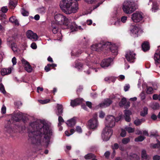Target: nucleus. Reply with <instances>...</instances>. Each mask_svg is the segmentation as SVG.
<instances>
[{
	"label": "nucleus",
	"instance_id": "obj_9",
	"mask_svg": "<svg viewBox=\"0 0 160 160\" xmlns=\"http://www.w3.org/2000/svg\"><path fill=\"white\" fill-rule=\"evenodd\" d=\"M13 121L12 119L7 120L5 122L4 130L8 133H11L13 131Z\"/></svg>",
	"mask_w": 160,
	"mask_h": 160
},
{
	"label": "nucleus",
	"instance_id": "obj_61",
	"mask_svg": "<svg viewBox=\"0 0 160 160\" xmlns=\"http://www.w3.org/2000/svg\"><path fill=\"white\" fill-rule=\"evenodd\" d=\"M12 61L13 65H16L17 63L16 58L15 57H13L12 59Z\"/></svg>",
	"mask_w": 160,
	"mask_h": 160
},
{
	"label": "nucleus",
	"instance_id": "obj_28",
	"mask_svg": "<svg viewBox=\"0 0 160 160\" xmlns=\"http://www.w3.org/2000/svg\"><path fill=\"white\" fill-rule=\"evenodd\" d=\"M152 9V11H153L154 12L158 9V5L157 2H153Z\"/></svg>",
	"mask_w": 160,
	"mask_h": 160
},
{
	"label": "nucleus",
	"instance_id": "obj_22",
	"mask_svg": "<svg viewBox=\"0 0 160 160\" xmlns=\"http://www.w3.org/2000/svg\"><path fill=\"white\" fill-rule=\"evenodd\" d=\"M133 28L130 30L131 32L133 34L136 35L135 36L138 37V33L140 30L139 28L135 26H133Z\"/></svg>",
	"mask_w": 160,
	"mask_h": 160
},
{
	"label": "nucleus",
	"instance_id": "obj_32",
	"mask_svg": "<svg viewBox=\"0 0 160 160\" xmlns=\"http://www.w3.org/2000/svg\"><path fill=\"white\" fill-rule=\"evenodd\" d=\"M102 44L103 48L107 47L109 48V47H110L112 45L111 43L109 42H103Z\"/></svg>",
	"mask_w": 160,
	"mask_h": 160
},
{
	"label": "nucleus",
	"instance_id": "obj_34",
	"mask_svg": "<svg viewBox=\"0 0 160 160\" xmlns=\"http://www.w3.org/2000/svg\"><path fill=\"white\" fill-rule=\"evenodd\" d=\"M130 141V139L129 138H123L122 140V143L124 144H126Z\"/></svg>",
	"mask_w": 160,
	"mask_h": 160
},
{
	"label": "nucleus",
	"instance_id": "obj_20",
	"mask_svg": "<svg viewBox=\"0 0 160 160\" xmlns=\"http://www.w3.org/2000/svg\"><path fill=\"white\" fill-rule=\"evenodd\" d=\"M109 48L113 55H116L118 54V47L115 44L111 45L110 47H109Z\"/></svg>",
	"mask_w": 160,
	"mask_h": 160
},
{
	"label": "nucleus",
	"instance_id": "obj_55",
	"mask_svg": "<svg viewBox=\"0 0 160 160\" xmlns=\"http://www.w3.org/2000/svg\"><path fill=\"white\" fill-rule=\"evenodd\" d=\"M105 115V113L102 111L100 112L99 117L100 118H103Z\"/></svg>",
	"mask_w": 160,
	"mask_h": 160
},
{
	"label": "nucleus",
	"instance_id": "obj_2",
	"mask_svg": "<svg viewBox=\"0 0 160 160\" xmlns=\"http://www.w3.org/2000/svg\"><path fill=\"white\" fill-rule=\"evenodd\" d=\"M79 0H62L60 6L62 11L66 14L76 12L79 9L77 1Z\"/></svg>",
	"mask_w": 160,
	"mask_h": 160
},
{
	"label": "nucleus",
	"instance_id": "obj_24",
	"mask_svg": "<svg viewBox=\"0 0 160 160\" xmlns=\"http://www.w3.org/2000/svg\"><path fill=\"white\" fill-rule=\"evenodd\" d=\"M142 50L144 52L148 50L149 49V43L147 42H145L142 44Z\"/></svg>",
	"mask_w": 160,
	"mask_h": 160
},
{
	"label": "nucleus",
	"instance_id": "obj_7",
	"mask_svg": "<svg viewBox=\"0 0 160 160\" xmlns=\"http://www.w3.org/2000/svg\"><path fill=\"white\" fill-rule=\"evenodd\" d=\"M106 126H108L110 128L114 127L115 125V118L112 115L107 116L105 119Z\"/></svg>",
	"mask_w": 160,
	"mask_h": 160
},
{
	"label": "nucleus",
	"instance_id": "obj_21",
	"mask_svg": "<svg viewBox=\"0 0 160 160\" xmlns=\"http://www.w3.org/2000/svg\"><path fill=\"white\" fill-rule=\"evenodd\" d=\"M11 69L10 68H4L1 70V73L2 75L4 76L9 74L11 72Z\"/></svg>",
	"mask_w": 160,
	"mask_h": 160
},
{
	"label": "nucleus",
	"instance_id": "obj_12",
	"mask_svg": "<svg viewBox=\"0 0 160 160\" xmlns=\"http://www.w3.org/2000/svg\"><path fill=\"white\" fill-rule=\"evenodd\" d=\"M27 36L28 38L31 39H33L34 41H36L38 38V36L37 34L33 33L31 30H28L26 33Z\"/></svg>",
	"mask_w": 160,
	"mask_h": 160
},
{
	"label": "nucleus",
	"instance_id": "obj_16",
	"mask_svg": "<svg viewBox=\"0 0 160 160\" xmlns=\"http://www.w3.org/2000/svg\"><path fill=\"white\" fill-rule=\"evenodd\" d=\"M141 158L142 160H150V157L147 154L146 151L145 149L142 150L141 152Z\"/></svg>",
	"mask_w": 160,
	"mask_h": 160
},
{
	"label": "nucleus",
	"instance_id": "obj_14",
	"mask_svg": "<svg viewBox=\"0 0 160 160\" xmlns=\"http://www.w3.org/2000/svg\"><path fill=\"white\" fill-rule=\"evenodd\" d=\"M127 159L128 160H139L140 157L137 154L131 152L127 154Z\"/></svg>",
	"mask_w": 160,
	"mask_h": 160
},
{
	"label": "nucleus",
	"instance_id": "obj_58",
	"mask_svg": "<svg viewBox=\"0 0 160 160\" xmlns=\"http://www.w3.org/2000/svg\"><path fill=\"white\" fill-rule=\"evenodd\" d=\"M153 160H160V156L158 155H155L153 157Z\"/></svg>",
	"mask_w": 160,
	"mask_h": 160
},
{
	"label": "nucleus",
	"instance_id": "obj_44",
	"mask_svg": "<svg viewBox=\"0 0 160 160\" xmlns=\"http://www.w3.org/2000/svg\"><path fill=\"white\" fill-rule=\"evenodd\" d=\"M38 12L39 13H41V14H43L45 12V9L43 7H42L41 8H39L38 9Z\"/></svg>",
	"mask_w": 160,
	"mask_h": 160
},
{
	"label": "nucleus",
	"instance_id": "obj_29",
	"mask_svg": "<svg viewBox=\"0 0 160 160\" xmlns=\"http://www.w3.org/2000/svg\"><path fill=\"white\" fill-rule=\"evenodd\" d=\"M148 108L146 107L143 108V111L140 112V115L142 117H144L148 114Z\"/></svg>",
	"mask_w": 160,
	"mask_h": 160
},
{
	"label": "nucleus",
	"instance_id": "obj_15",
	"mask_svg": "<svg viewBox=\"0 0 160 160\" xmlns=\"http://www.w3.org/2000/svg\"><path fill=\"white\" fill-rule=\"evenodd\" d=\"M112 103V101L109 98L105 99L103 102L99 104L100 107L104 108L109 106Z\"/></svg>",
	"mask_w": 160,
	"mask_h": 160
},
{
	"label": "nucleus",
	"instance_id": "obj_41",
	"mask_svg": "<svg viewBox=\"0 0 160 160\" xmlns=\"http://www.w3.org/2000/svg\"><path fill=\"white\" fill-rule=\"evenodd\" d=\"M13 121H13H15L16 122H18L20 120L18 118V117L17 116H16V113L14 114V115H13L12 118V119H11Z\"/></svg>",
	"mask_w": 160,
	"mask_h": 160
},
{
	"label": "nucleus",
	"instance_id": "obj_50",
	"mask_svg": "<svg viewBox=\"0 0 160 160\" xmlns=\"http://www.w3.org/2000/svg\"><path fill=\"white\" fill-rule=\"evenodd\" d=\"M130 88L129 84H126L124 87V90L125 92L127 91Z\"/></svg>",
	"mask_w": 160,
	"mask_h": 160
},
{
	"label": "nucleus",
	"instance_id": "obj_53",
	"mask_svg": "<svg viewBox=\"0 0 160 160\" xmlns=\"http://www.w3.org/2000/svg\"><path fill=\"white\" fill-rule=\"evenodd\" d=\"M22 13L23 16H28V12L24 10L22 11Z\"/></svg>",
	"mask_w": 160,
	"mask_h": 160
},
{
	"label": "nucleus",
	"instance_id": "obj_3",
	"mask_svg": "<svg viewBox=\"0 0 160 160\" xmlns=\"http://www.w3.org/2000/svg\"><path fill=\"white\" fill-rule=\"evenodd\" d=\"M122 9L127 14H130L135 11L136 8L134 2L132 0L125 1L123 3Z\"/></svg>",
	"mask_w": 160,
	"mask_h": 160
},
{
	"label": "nucleus",
	"instance_id": "obj_25",
	"mask_svg": "<svg viewBox=\"0 0 160 160\" xmlns=\"http://www.w3.org/2000/svg\"><path fill=\"white\" fill-rule=\"evenodd\" d=\"M9 20L10 22L14 23L16 25L18 26L19 25L18 21L15 16H12L10 18Z\"/></svg>",
	"mask_w": 160,
	"mask_h": 160
},
{
	"label": "nucleus",
	"instance_id": "obj_47",
	"mask_svg": "<svg viewBox=\"0 0 160 160\" xmlns=\"http://www.w3.org/2000/svg\"><path fill=\"white\" fill-rule=\"evenodd\" d=\"M82 64L80 62L76 63L75 65V68H79V67L82 68Z\"/></svg>",
	"mask_w": 160,
	"mask_h": 160
},
{
	"label": "nucleus",
	"instance_id": "obj_52",
	"mask_svg": "<svg viewBox=\"0 0 160 160\" xmlns=\"http://www.w3.org/2000/svg\"><path fill=\"white\" fill-rule=\"evenodd\" d=\"M50 101V100L48 99H47L44 100H41L40 102L42 104H45L48 102Z\"/></svg>",
	"mask_w": 160,
	"mask_h": 160
},
{
	"label": "nucleus",
	"instance_id": "obj_17",
	"mask_svg": "<svg viewBox=\"0 0 160 160\" xmlns=\"http://www.w3.org/2000/svg\"><path fill=\"white\" fill-rule=\"evenodd\" d=\"M56 114L58 116H61L63 111V108L62 104H57Z\"/></svg>",
	"mask_w": 160,
	"mask_h": 160
},
{
	"label": "nucleus",
	"instance_id": "obj_18",
	"mask_svg": "<svg viewBox=\"0 0 160 160\" xmlns=\"http://www.w3.org/2000/svg\"><path fill=\"white\" fill-rule=\"evenodd\" d=\"M91 48L92 50L97 51H99L103 48L101 43L92 45Z\"/></svg>",
	"mask_w": 160,
	"mask_h": 160
},
{
	"label": "nucleus",
	"instance_id": "obj_60",
	"mask_svg": "<svg viewBox=\"0 0 160 160\" xmlns=\"http://www.w3.org/2000/svg\"><path fill=\"white\" fill-rule=\"evenodd\" d=\"M49 65L48 64L45 67L44 69L46 72H48L50 70V67Z\"/></svg>",
	"mask_w": 160,
	"mask_h": 160
},
{
	"label": "nucleus",
	"instance_id": "obj_49",
	"mask_svg": "<svg viewBox=\"0 0 160 160\" xmlns=\"http://www.w3.org/2000/svg\"><path fill=\"white\" fill-rule=\"evenodd\" d=\"M6 17V15L4 13H0V20H2L3 19H5Z\"/></svg>",
	"mask_w": 160,
	"mask_h": 160
},
{
	"label": "nucleus",
	"instance_id": "obj_46",
	"mask_svg": "<svg viewBox=\"0 0 160 160\" xmlns=\"http://www.w3.org/2000/svg\"><path fill=\"white\" fill-rule=\"evenodd\" d=\"M8 10L7 7H3L1 8V11L3 13H6Z\"/></svg>",
	"mask_w": 160,
	"mask_h": 160
},
{
	"label": "nucleus",
	"instance_id": "obj_64",
	"mask_svg": "<svg viewBox=\"0 0 160 160\" xmlns=\"http://www.w3.org/2000/svg\"><path fill=\"white\" fill-rule=\"evenodd\" d=\"M31 46V47L33 49H35L37 48L36 44L34 42H33L32 43Z\"/></svg>",
	"mask_w": 160,
	"mask_h": 160
},
{
	"label": "nucleus",
	"instance_id": "obj_5",
	"mask_svg": "<svg viewBox=\"0 0 160 160\" xmlns=\"http://www.w3.org/2000/svg\"><path fill=\"white\" fill-rule=\"evenodd\" d=\"M113 133L112 129L108 126H106L103 129L102 133V137L104 141L108 140Z\"/></svg>",
	"mask_w": 160,
	"mask_h": 160
},
{
	"label": "nucleus",
	"instance_id": "obj_62",
	"mask_svg": "<svg viewBox=\"0 0 160 160\" xmlns=\"http://www.w3.org/2000/svg\"><path fill=\"white\" fill-rule=\"evenodd\" d=\"M85 1L88 3L92 4L95 2L96 0H84Z\"/></svg>",
	"mask_w": 160,
	"mask_h": 160
},
{
	"label": "nucleus",
	"instance_id": "obj_27",
	"mask_svg": "<svg viewBox=\"0 0 160 160\" xmlns=\"http://www.w3.org/2000/svg\"><path fill=\"white\" fill-rule=\"evenodd\" d=\"M145 121V120L144 119H137L134 121V123L136 126H138L140 125L142 122H144Z\"/></svg>",
	"mask_w": 160,
	"mask_h": 160
},
{
	"label": "nucleus",
	"instance_id": "obj_54",
	"mask_svg": "<svg viewBox=\"0 0 160 160\" xmlns=\"http://www.w3.org/2000/svg\"><path fill=\"white\" fill-rule=\"evenodd\" d=\"M131 114V112L129 110H126L125 112L124 116H129Z\"/></svg>",
	"mask_w": 160,
	"mask_h": 160
},
{
	"label": "nucleus",
	"instance_id": "obj_59",
	"mask_svg": "<svg viewBox=\"0 0 160 160\" xmlns=\"http://www.w3.org/2000/svg\"><path fill=\"white\" fill-rule=\"evenodd\" d=\"M127 20V17L125 16H123L121 18V21L123 23L126 22Z\"/></svg>",
	"mask_w": 160,
	"mask_h": 160
},
{
	"label": "nucleus",
	"instance_id": "obj_4",
	"mask_svg": "<svg viewBox=\"0 0 160 160\" xmlns=\"http://www.w3.org/2000/svg\"><path fill=\"white\" fill-rule=\"evenodd\" d=\"M54 19L55 20V22L54 23L57 25H64L68 26L69 24L68 19L61 14H58L54 16Z\"/></svg>",
	"mask_w": 160,
	"mask_h": 160
},
{
	"label": "nucleus",
	"instance_id": "obj_39",
	"mask_svg": "<svg viewBox=\"0 0 160 160\" xmlns=\"http://www.w3.org/2000/svg\"><path fill=\"white\" fill-rule=\"evenodd\" d=\"M147 93L148 94H152L153 93V89L152 87H147Z\"/></svg>",
	"mask_w": 160,
	"mask_h": 160
},
{
	"label": "nucleus",
	"instance_id": "obj_40",
	"mask_svg": "<svg viewBox=\"0 0 160 160\" xmlns=\"http://www.w3.org/2000/svg\"><path fill=\"white\" fill-rule=\"evenodd\" d=\"M125 129L129 133L133 132L134 131V128L130 127H125Z\"/></svg>",
	"mask_w": 160,
	"mask_h": 160
},
{
	"label": "nucleus",
	"instance_id": "obj_37",
	"mask_svg": "<svg viewBox=\"0 0 160 160\" xmlns=\"http://www.w3.org/2000/svg\"><path fill=\"white\" fill-rule=\"evenodd\" d=\"M16 6L15 2L12 0L10 1L9 3V7L11 8H14Z\"/></svg>",
	"mask_w": 160,
	"mask_h": 160
},
{
	"label": "nucleus",
	"instance_id": "obj_19",
	"mask_svg": "<svg viewBox=\"0 0 160 160\" xmlns=\"http://www.w3.org/2000/svg\"><path fill=\"white\" fill-rule=\"evenodd\" d=\"M82 102L81 99L78 98H76L74 100H72L70 103L71 105L74 107L79 105Z\"/></svg>",
	"mask_w": 160,
	"mask_h": 160
},
{
	"label": "nucleus",
	"instance_id": "obj_43",
	"mask_svg": "<svg viewBox=\"0 0 160 160\" xmlns=\"http://www.w3.org/2000/svg\"><path fill=\"white\" fill-rule=\"evenodd\" d=\"M0 91L3 94H5L6 93V91L5 90L4 86L2 83L0 84Z\"/></svg>",
	"mask_w": 160,
	"mask_h": 160
},
{
	"label": "nucleus",
	"instance_id": "obj_38",
	"mask_svg": "<svg viewBox=\"0 0 160 160\" xmlns=\"http://www.w3.org/2000/svg\"><path fill=\"white\" fill-rule=\"evenodd\" d=\"M58 116L59 117L58 118V121L59 122L58 124V126L59 127L61 126L62 124V123L64 122V121L63 119L62 118L61 116Z\"/></svg>",
	"mask_w": 160,
	"mask_h": 160
},
{
	"label": "nucleus",
	"instance_id": "obj_8",
	"mask_svg": "<svg viewBox=\"0 0 160 160\" xmlns=\"http://www.w3.org/2000/svg\"><path fill=\"white\" fill-rule=\"evenodd\" d=\"M143 14L139 12H136L132 15L131 18L133 21L136 22H139L143 18Z\"/></svg>",
	"mask_w": 160,
	"mask_h": 160
},
{
	"label": "nucleus",
	"instance_id": "obj_31",
	"mask_svg": "<svg viewBox=\"0 0 160 160\" xmlns=\"http://www.w3.org/2000/svg\"><path fill=\"white\" fill-rule=\"evenodd\" d=\"M151 107L153 109H158L159 108V105L158 103L154 102L151 105Z\"/></svg>",
	"mask_w": 160,
	"mask_h": 160
},
{
	"label": "nucleus",
	"instance_id": "obj_26",
	"mask_svg": "<svg viewBox=\"0 0 160 160\" xmlns=\"http://www.w3.org/2000/svg\"><path fill=\"white\" fill-rule=\"evenodd\" d=\"M52 32L54 34L58 32V25L56 24L55 23L52 22Z\"/></svg>",
	"mask_w": 160,
	"mask_h": 160
},
{
	"label": "nucleus",
	"instance_id": "obj_11",
	"mask_svg": "<svg viewBox=\"0 0 160 160\" xmlns=\"http://www.w3.org/2000/svg\"><path fill=\"white\" fill-rule=\"evenodd\" d=\"M112 61V59L111 58L104 59L101 62V66L102 68L108 67Z\"/></svg>",
	"mask_w": 160,
	"mask_h": 160
},
{
	"label": "nucleus",
	"instance_id": "obj_48",
	"mask_svg": "<svg viewBox=\"0 0 160 160\" xmlns=\"http://www.w3.org/2000/svg\"><path fill=\"white\" fill-rule=\"evenodd\" d=\"M6 107L4 105H3L1 109V112L2 113L5 114L6 112Z\"/></svg>",
	"mask_w": 160,
	"mask_h": 160
},
{
	"label": "nucleus",
	"instance_id": "obj_56",
	"mask_svg": "<svg viewBox=\"0 0 160 160\" xmlns=\"http://www.w3.org/2000/svg\"><path fill=\"white\" fill-rule=\"evenodd\" d=\"M110 152L109 151H107L105 153L104 155L106 158H108L110 156Z\"/></svg>",
	"mask_w": 160,
	"mask_h": 160
},
{
	"label": "nucleus",
	"instance_id": "obj_10",
	"mask_svg": "<svg viewBox=\"0 0 160 160\" xmlns=\"http://www.w3.org/2000/svg\"><path fill=\"white\" fill-rule=\"evenodd\" d=\"M136 54L131 51H127L125 57L127 61L130 62H133L135 59Z\"/></svg>",
	"mask_w": 160,
	"mask_h": 160
},
{
	"label": "nucleus",
	"instance_id": "obj_63",
	"mask_svg": "<svg viewBox=\"0 0 160 160\" xmlns=\"http://www.w3.org/2000/svg\"><path fill=\"white\" fill-rule=\"evenodd\" d=\"M141 98L142 100H144L145 98V94L143 92H142L140 94Z\"/></svg>",
	"mask_w": 160,
	"mask_h": 160
},
{
	"label": "nucleus",
	"instance_id": "obj_33",
	"mask_svg": "<svg viewBox=\"0 0 160 160\" xmlns=\"http://www.w3.org/2000/svg\"><path fill=\"white\" fill-rule=\"evenodd\" d=\"M145 138V137L143 136H140L136 138L135 141L136 142H142Z\"/></svg>",
	"mask_w": 160,
	"mask_h": 160
},
{
	"label": "nucleus",
	"instance_id": "obj_13",
	"mask_svg": "<svg viewBox=\"0 0 160 160\" xmlns=\"http://www.w3.org/2000/svg\"><path fill=\"white\" fill-rule=\"evenodd\" d=\"M130 103L129 101L127 102L126 99L125 98H123L119 103V105L120 107L124 106L125 108H128L130 106Z\"/></svg>",
	"mask_w": 160,
	"mask_h": 160
},
{
	"label": "nucleus",
	"instance_id": "obj_23",
	"mask_svg": "<svg viewBox=\"0 0 160 160\" xmlns=\"http://www.w3.org/2000/svg\"><path fill=\"white\" fill-rule=\"evenodd\" d=\"M76 123L75 119L74 118H72L67 121L66 124L68 126L72 127L75 125Z\"/></svg>",
	"mask_w": 160,
	"mask_h": 160
},
{
	"label": "nucleus",
	"instance_id": "obj_45",
	"mask_svg": "<svg viewBox=\"0 0 160 160\" xmlns=\"http://www.w3.org/2000/svg\"><path fill=\"white\" fill-rule=\"evenodd\" d=\"M126 130L122 129V132L121 133H120V136L122 137H125L126 136Z\"/></svg>",
	"mask_w": 160,
	"mask_h": 160
},
{
	"label": "nucleus",
	"instance_id": "obj_35",
	"mask_svg": "<svg viewBox=\"0 0 160 160\" xmlns=\"http://www.w3.org/2000/svg\"><path fill=\"white\" fill-rule=\"evenodd\" d=\"M25 70L28 72H31L32 71L31 66L29 63L28 64H26V65L25 66Z\"/></svg>",
	"mask_w": 160,
	"mask_h": 160
},
{
	"label": "nucleus",
	"instance_id": "obj_6",
	"mask_svg": "<svg viewBox=\"0 0 160 160\" xmlns=\"http://www.w3.org/2000/svg\"><path fill=\"white\" fill-rule=\"evenodd\" d=\"M98 115L94 114L93 115L92 118L89 120L88 122V126L89 128L95 129L98 126V122L97 119Z\"/></svg>",
	"mask_w": 160,
	"mask_h": 160
},
{
	"label": "nucleus",
	"instance_id": "obj_1",
	"mask_svg": "<svg viewBox=\"0 0 160 160\" xmlns=\"http://www.w3.org/2000/svg\"><path fill=\"white\" fill-rule=\"evenodd\" d=\"M52 131L50 125L46 122L40 124L35 122L31 123L28 129L29 141L38 145L49 144Z\"/></svg>",
	"mask_w": 160,
	"mask_h": 160
},
{
	"label": "nucleus",
	"instance_id": "obj_57",
	"mask_svg": "<svg viewBox=\"0 0 160 160\" xmlns=\"http://www.w3.org/2000/svg\"><path fill=\"white\" fill-rule=\"evenodd\" d=\"M86 104L89 108H92V103L89 101H87L86 102Z\"/></svg>",
	"mask_w": 160,
	"mask_h": 160
},
{
	"label": "nucleus",
	"instance_id": "obj_51",
	"mask_svg": "<svg viewBox=\"0 0 160 160\" xmlns=\"http://www.w3.org/2000/svg\"><path fill=\"white\" fill-rule=\"evenodd\" d=\"M50 101V100L48 99H47L44 100H41L40 102L42 104H45L48 102Z\"/></svg>",
	"mask_w": 160,
	"mask_h": 160
},
{
	"label": "nucleus",
	"instance_id": "obj_42",
	"mask_svg": "<svg viewBox=\"0 0 160 160\" xmlns=\"http://www.w3.org/2000/svg\"><path fill=\"white\" fill-rule=\"evenodd\" d=\"M16 116H17L18 117V118L20 119H22L23 118V114L20 112H18L17 113H16Z\"/></svg>",
	"mask_w": 160,
	"mask_h": 160
},
{
	"label": "nucleus",
	"instance_id": "obj_36",
	"mask_svg": "<svg viewBox=\"0 0 160 160\" xmlns=\"http://www.w3.org/2000/svg\"><path fill=\"white\" fill-rule=\"evenodd\" d=\"M11 47L12 50L14 52H16L17 51L18 48H17V45L15 43H13L11 44Z\"/></svg>",
	"mask_w": 160,
	"mask_h": 160
},
{
	"label": "nucleus",
	"instance_id": "obj_30",
	"mask_svg": "<svg viewBox=\"0 0 160 160\" xmlns=\"http://www.w3.org/2000/svg\"><path fill=\"white\" fill-rule=\"evenodd\" d=\"M95 157V156L94 154L91 153H90L85 155L84 156V158L85 159H90L92 158H94Z\"/></svg>",
	"mask_w": 160,
	"mask_h": 160
}]
</instances>
